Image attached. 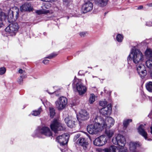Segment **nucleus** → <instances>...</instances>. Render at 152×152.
<instances>
[{
	"label": "nucleus",
	"mask_w": 152,
	"mask_h": 152,
	"mask_svg": "<svg viewBox=\"0 0 152 152\" xmlns=\"http://www.w3.org/2000/svg\"><path fill=\"white\" fill-rule=\"evenodd\" d=\"M142 8H143V6H142V5H141V6H139L138 7V8L137 9H138V10H140V9H142Z\"/></svg>",
	"instance_id": "47"
},
{
	"label": "nucleus",
	"mask_w": 152,
	"mask_h": 152,
	"mask_svg": "<svg viewBox=\"0 0 152 152\" xmlns=\"http://www.w3.org/2000/svg\"><path fill=\"white\" fill-rule=\"evenodd\" d=\"M132 120L131 119L124 120L123 121L124 127L126 129L128 126L129 123L132 122Z\"/></svg>",
	"instance_id": "28"
},
{
	"label": "nucleus",
	"mask_w": 152,
	"mask_h": 152,
	"mask_svg": "<svg viewBox=\"0 0 152 152\" xmlns=\"http://www.w3.org/2000/svg\"><path fill=\"white\" fill-rule=\"evenodd\" d=\"M145 65L148 68H152V58H150L146 61Z\"/></svg>",
	"instance_id": "27"
},
{
	"label": "nucleus",
	"mask_w": 152,
	"mask_h": 152,
	"mask_svg": "<svg viewBox=\"0 0 152 152\" xmlns=\"http://www.w3.org/2000/svg\"><path fill=\"white\" fill-rule=\"evenodd\" d=\"M49 111L50 117L53 118L55 114L54 109L52 107H50Z\"/></svg>",
	"instance_id": "33"
},
{
	"label": "nucleus",
	"mask_w": 152,
	"mask_h": 152,
	"mask_svg": "<svg viewBox=\"0 0 152 152\" xmlns=\"http://www.w3.org/2000/svg\"><path fill=\"white\" fill-rule=\"evenodd\" d=\"M112 111V107L110 104H108L107 106L99 110V113L102 115L106 116L110 115Z\"/></svg>",
	"instance_id": "14"
},
{
	"label": "nucleus",
	"mask_w": 152,
	"mask_h": 152,
	"mask_svg": "<svg viewBox=\"0 0 152 152\" xmlns=\"http://www.w3.org/2000/svg\"><path fill=\"white\" fill-rule=\"evenodd\" d=\"M89 117V115L88 112L85 110H81L79 114H77V118L79 122L82 121L88 120Z\"/></svg>",
	"instance_id": "12"
},
{
	"label": "nucleus",
	"mask_w": 152,
	"mask_h": 152,
	"mask_svg": "<svg viewBox=\"0 0 152 152\" xmlns=\"http://www.w3.org/2000/svg\"><path fill=\"white\" fill-rule=\"evenodd\" d=\"M129 145L130 150L132 151H134L137 147L140 146V144L138 142H131Z\"/></svg>",
	"instance_id": "23"
},
{
	"label": "nucleus",
	"mask_w": 152,
	"mask_h": 152,
	"mask_svg": "<svg viewBox=\"0 0 152 152\" xmlns=\"http://www.w3.org/2000/svg\"><path fill=\"white\" fill-rule=\"evenodd\" d=\"M65 121L68 126L72 128L75 125V122L74 118L71 116H68L65 119Z\"/></svg>",
	"instance_id": "18"
},
{
	"label": "nucleus",
	"mask_w": 152,
	"mask_h": 152,
	"mask_svg": "<svg viewBox=\"0 0 152 152\" xmlns=\"http://www.w3.org/2000/svg\"><path fill=\"white\" fill-rule=\"evenodd\" d=\"M69 137V135L68 134H64L57 137L56 141L61 145H64L67 143Z\"/></svg>",
	"instance_id": "13"
},
{
	"label": "nucleus",
	"mask_w": 152,
	"mask_h": 152,
	"mask_svg": "<svg viewBox=\"0 0 152 152\" xmlns=\"http://www.w3.org/2000/svg\"><path fill=\"white\" fill-rule=\"evenodd\" d=\"M80 136V135L79 134H77L75 135L74 137V140H77L78 138H79Z\"/></svg>",
	"instance_id": "45"
},
{
	"label": "nucleus",
	"mask_w": 152,
	"mask_h": 152,
	"mask_svg": "<svg viewBox=\"0 0 152 152\" xmlns=\"http://www.w3.org/2000/svg\"><path fill=\"white\" fill-rule=\"evenodd\" d=\"M123 147L121 146L120 148L114 145H111V148L113 152H126V149Z\"/></svg>",
	"instance_id": "21"
},
{
	"label": "nucleus",
	"mask_w": 152,
	"mask_h": 152,
	"mask_svg": "<svg viewBox=\"0 0 152 152\" xmlns=\"http://www.w3.org/2000/svg\"><path fill=\"white\" fill-rule=\"evenodd\" d=\"M147 90L150 92H152V82L149 81L145 85Z\"/></svg>",
	"instance_id": "25"
},
{
	"label": "nucleus",
	"mask_w": 152,
	"mask_h": 152,
	"mask_svg": "<svg viewBox=\"0 0 152 152\" xmlns=\"http://www.w3.org/2000/svg\"><path fill=\"white\" fill-rule=\"evenodd\" d=\"M20 79L18 81V83L20 84H21L22 83L23 81V78H25L26 77L25 76V75L24 76H23V75H21L20 76Z\"/></svg>",
	"instance_id": "40"
},
{
	"label": "nucleus",
	"mask_w": 152,
	"mask_h": 152,
	"mask_svg": "<svg viewBox=\"0 0 152 152\" xmlns=\"http://www.w3.org/2000/svg\"><path fill=\"white\" fill-rule=\"evenodd\" d=\"M114 133V132L112 130H107L106 129L105 133L107 136L109 138L112 137Z\"/></svg>",
	"instance_id": "30"
},
{
	"label": "nucleus",
	"mask_w": 152,
	"mask_h": 152,
	"mask_svg": "<svg viewBox=\"0 0 152 152\" xmlns=\"http://www.w3.org/2000/svg\"><path fill=\"white\" fill-rule=\"evenodd\" d=\"M107 103V101L105 100L100 101L99 102V105L102 107H104L106 105Z\"/></svg>",
	"instance_id": "35"
},
{
	"label": "nucleus",
	"mask_w": 152,
	"mask_h": 152,
	"mask_svg": "<svg viewBox=\"0 0 152 152\" xmlns=\"http://www.w3.org/2000/svg\"><path fill=\"white\" fill-rule=\"evenodd\" d=\"M3 19L2 18H0V28L1 27L3 26V23L2 20Z\"/></svg>",
	"instance_id": "43"
},
{
	"label": "nucleus",
	"mask_w": 152,
	"mask_h": 152,
	"mask_svg": "<svg viewBox=\"0 0 152 152\" xmlns=\"http://www.w3.org/2000/svg\"><path fill=\"white\" fill-rule=\"evenodd\" d=\"M54 1V0H47V1H46V2H49L52 1Z\"/></svg>",
	"instance_id": "49"
},
{
	"label": "nucleus",
	"mask_w": 152,
	"mask_h": 152,
	"mask_svg": "<svg viewBox=\"0 0 152 152\" xmlns=\"http://www.w3.org/2000/svg\"><path fill=\"white\" fill-rule=\"evenodd\" d=\"M19 72L20 74H23L24 75L23 76H23L25 75L26 77V72L24 70H23L22 69H20L19 70Z\"/></svg>",
	"instance_id": "41"
},
{
	"label": "nucleus",
	"mask_w": 152,
	"mask_h": 152,
	"mask_svg": "<svg viewBox=\"0 0 152 152\" xmlns=\"http://www.w3.org/2000/svg\"><path fill=\"white\" fill-rule=\"evenodd\" d=\"M42 109L39 107L37 110L33 111L31 113L32 115L34 116H37L40 114V112L42 111Z\"/></svg>",
	"instance_id": "31"
},
{
	"label": "nucleus",
	"mask_w": 152,
	"mask_h": 152,
	"mask_svg": "<svg viewBox=\"0 0 152 152\" xmlns=\"http://www.w3.org/2000/svg\"><path fill=\"white\" fill-rule=\"evenodd\" d=\"M88 68H90V67H88ZM90 68L92 69V67H90Z\"/></svg>",
	"instance_id": "53"
},
{
	"label": "nucleus",
	"mask_w": 152,
	"mask_h": 152,
	"mask_svg": "<svg viewBox=\"0 0 152 152\" xmlns=\"http://www.w3.org/2000/svg\"><path fill=\"white\" fill-rule=\"evenodd\" d=\"M145 55L147 57H152V50L150 48L147 49L145 52Z\"/></svg>",
	"instance_id": "26"
},
{
	"label": "nucleus",
	"mask_w": 152,
	"mask_h": 152,
	"mask_svg": "<svg viewBox=\"0 0 152 152\" xmlns=\"http://www.w3.org/2000/svg\"><path fill=\"white\" fill-rule=\"evenodd\" d=\"M51 4L49 3H45L44 4V7L45 8L47 9L50 8L51 7Z\"/></svg>",
	"instance_id": "39"
},
{
	"label": "nucleus",
	"mask_w": 152,
	"mask_h": 152,
	"mask_svg": "<svg viewBox=\"0 0 152 152\" xmlns=\"http://www.w3.org/2000/svg\"><path fill=\"white\" fill-rule=\"evenodd\" d=\"M148 22H146V25L149 26H152V21L151 22V23H150V24H148Z\"/></svg>",
	"instance_id": "46"
},
{
	"label": "nucleus",
	"mask_w": 152,
	"mask_h": 152,
	"mask_svg": "<svg viewBox=\"0 0 152 152\" xmlns=\"http://www.w3.org/2000/svg\"><path fill=\"white\" fill-rule=\"evenodd\" d=\"M98 119L99 120L101 126H103V130L105 128L106 129L110 128L115 123L114 120L110 117H107L104 120L98 116Z\"/></svg>",
	"instance_id": "4"
},
{
	"label": "nucleus",
	"mask_w": 152,
	"mask_h": 152,
	"mask_svg": "<svg viewBox=\"0 0 152 152\" xmlns=\"http://www.w3.org/2000/svg\"><path fill=\"white\" fill-rule=\"evenodd\" d=\"M17 0H8L7 1L8 6L7 11L8 15L7 16L6 13L2 12L0 8V18L5 19L7 18L9 23H12L15 21L18 18L19 16V9L16 6H13L15 4L18 5Z\"/></svg>",
	"instance_id": "1"
},
{
	"label": "nucleus",
	"mask_w": 152,
	"mask_h": 152,
	"mask_svg": "<svg viewBox=\"0 0 152 152\" xmlns=\"http://www.w3.org/2000/svg\"><path fill=\"white\" fill-rule=\"evenodd\" d=\"M107 140V137L105 135H102L96 138L94 141V144L97 146H102L106 143Z\"/></svg>",
	"instance_id": "11"
},
{
	"label": "nucleus",
	"mask_w": 152,
	"mask_h": 152,
	"mask_svg": "<svg viewBox=\"0 0 152 152\" xmlns=\"http://www.w3.org/2000/svg\"><path fill=\"white\" fill-rule=\"evenodd\" d=\"M103 151L104 152H113V150L111 149V146L109 148L104 149Z\"/></svg>",
	"instance_id": "37"
},
{
	"label": "nucleus",
	"mask_w": 152,
	"mask_h": 152,
	"mask_svg": "<svg viewBox=\"0 0 152 152\" xmlns=\"http://www.w3.org/2000/svg\"><path fill=\"white\" fill-rule=\"evenodd\" d=\"M57 55V54L55 53H53L50 55L49 56H48V57L45 58H49V59H51L52 58L55 57Z\"/></svg>",
	"instance_id": "38"
},
{
	"label": "nucleus",
	"mask_w": 152,
	"mask_h": 152,
	"mask_svg": "<svg viewBox=\"0 0 152 152\" xmlns=\"http://www.w3.org/2000/svg\"><path fill=\"white\" fill-rule=\"evenodd\" d=\"M53 88H54L55 91H54L53 92H50L49 91H48V93L49 94H53L56 95V96H58L60 93V92L61 89H62L61 88H60L58 86H54L53 87Z\"/></svg>",
	"instance_id": "24"
},
{
	"label": "nucleus",
	"mask_w": 152,
	"mask_h": 152,
	"mask_svg": "<svg viewBox=\"0 0 152 152\" xmlns=\"http://www.w3.org/2000/svg\"><path fill=\"white\" fill-rule=\"evenodd\" d=\"M136 65L137 70L139 74L143 77H144L146 75V71L145 70V66L141 64V63H138Z\"/></svg>",
	"instance_id": "16"
},
{
	"label": "nucleus",
	"mask_w": 152,
	"mask_h": 152,
	"mask_svg": "<svg viewBox=\"0 0 152 152\" xmlns=\"http://www.w3.org/2000/svg\"><path fill=\"white\" fill-rule=\"evenodd\" d=\"M148 22V24H150V23H151V22H150V21L147 22Z\"/></svg>",
	"instance_id": "51"
},
{
	"label": "nucleus",
	"mask_w": 152,
	"mask_h": 152,
	"mask_svg": "<svg viewBox=\"0 0 152 152\" xmlns=\"http://www.w3.org/2000/svg\"><path fill=\"white\" fill-rule=\"evenodd\" d=\"M42 62L45 64H47L49 63V60L47 59H45Z\"/></svg>",
	"instance_id": "42"
},
{
	"label": "nucleus",
	"mask_w": 152,
	"mask_h": 152,
	"mask_svg": "<svg viewBox=\"0 0 152 152\" xmlns=\"http://www.w3.org/2000/svg\"><path fill=\"white\" fill-rule=\"evenodd\" d=\"M95 100V96L94 94H91L90 97L89 102L90 103H93Z\"/></svg>",
	"instance_id": "32"
},
{
	"label": "nucleus",
	"mask_w": 152,
	"mask_h": 152,
	"mask_svg": "<svg viewBox=\"0 0 152 152\" xmlns=\"http://www.w3.org/2000/svg\"><path fill=\"white\" fill-rule=\"evenodd\" d=\"M123 39V37L122 35L120 34H118L116 37V40L119 42H121L122 41Z\"/></svg>",
	"instance_id": "34"
},
{
	"label": "nucleus",
	"mask_w": 152,
	"mask_h": 152,
	"mask_svg": "<svg viewBox=\"0 0 152 152\" xmlns=\"http://www.w3.org/2000/svg\"><path fill=\"white\" fill-rule=\"evenodd\" d=\"M79 34L82 37H84L86 35V33L85 32H82L80 33Z\"/></svg>",
	"instance_id": "44"
},
{
	"label": "nucleus",
	"mask_w": 152,
	"mask_h": 152,
	"mask_svg": "<svg viewBox=\"0 0 152 152\" xmlns=\"http://www.w3.org/2000/svg\"><path fill=\"white\" fill-rule=\"evenodd\" d=\"M94 124L88 125L87 128L88 132L91 134H96L99 132L103 130V128L98 119V116H96L93 121Z\"/></svg>",
	"instance_id": "2"
},
{
	"label": "nucleus",
	"mask_w": 152,
	"mask_h": 152,
	"mask_svg": "<svg viewBox=\"0 0 152 152\" xmlns=\"http://www.w3.org/2000/svg\"><path fill=\"white\" fill-rule=\"evenodd\" d=\"M108 0H94L95 3L98 6L103 7L106 5Z\"/></svg>",
	"instance_id": "22"
},
{
	"label": "nucleus",
	"mask_w": 152,
	"mask_h": 152,
	"mask_svg": "<svg viewBox=\"0 0 152 152\" xmlns=\"http://www.w3.org/2000/svg\"><path fill=\"white\" fill-rule=\"evenodd\" d=\"M21 11H31L32 10V8L31 7V4H30L26 3L22 5L20 7Z\"/></svg>",
	"instance_id": "20"
},
{
	"label": "nucleus",
	"mask_w": 152,
	"mask_h": 152,
	"mask_svg": "<svg viewBox=\"0 0 152 152\" xmlns=\"http://www.w3.org/2000/svg\"><path fill=\"white\" fill-rule=\"evenodd\" d=\"M19 28L17 23H12L7 26L5 29V31L10 34L11 35H15Z\"/></svg>",
	"instance_id": "6"
},
{
	"label": "nucleus",
	"mask_w": 152,
	"mask_h": 152,
	"mask_svg": "<svg viewBox=\"0 0 152 152\" xmlns=\"http://www.w3.org/2000/svg\"><path fill=\"white\" fill-rule=\"evenodd\" d=\"M77 143L80 145L82 146L83 149L86 150L88 146V142L84 138H80L77 141Z\"/></svg>",
	"instance_id": "19"
},
{
	"label": "nucleus",
	"mask_w": 152,
	"mask_h": 152,
	"mask_svg": "<svg viewBox=\"0 0 152 152\" xmlns=\"http://www.w3.org/2000/svg\"><path fill=\"white\" fill-rule=\"evenodd\" d=\"M150 75L151 77L152 78V70L150 73Z\"/></svg>",
	"instance_id": "50"
},
{
	"label": "nucleus",
	"mask_w": 152,
	"mask_h": 152,
	"mask_svg": "<svg viewBox=\"0 0 152 152\" xmlns=\"http://www.w3.org/2000/svg\"><path fill=\"white\" fill-rule=\"evenodd\" d=\"M67 104V99L63 96L59 97L58 100L56 102V106L59 110H61L64 109Z\"/></svg>",
	"instance_id": "8"
},
{
	"label": "nucleus",
	"mask_w": 152,
	"mask_h": 152,
	"mask_svg": "<svg viewBox=\"0 0 152 152\" xmlns=\"http://www.w3.org/2000/svg\"><path fill=\"white\" fill-rule=\"evenodd\" d=\"M50 128L52 130L56 133L57 131L63 130L64 129L61 124L59 121L56 119H54L50 125Z\"/></svg>",
	"instance_id": "7"
},
{
	"label": "nucleus",
	"mask_w": 152,
	"mask_h": 152,
	"mask_svg": "<svg viewBox=\"0 0 152 152\" xmlns=\"http://www.w3.org/2000/svg\"><path fill=\"white\" fill-rule=\"evenodd\" d=\"M147 5L148 7H152V3H149L147 4Z\"/></svg>",
	"instance_id": "48"
},
{
	"label": "nucleus",
	"mask_w": 152,
	"mask_h": 152,
	"mask_svg": "<svg viewBox=\"0 0 152 152\" xmlns=\"http://www.w3.org/2000/svg\"><path fill=\"white\" fill-rule=\"evenodd\" d=\"M133 60L135 64L141 63L144 60V58L142 53L138 49H132L129 55L128 60Z\"/></svg>",
	"instance_id": "3"
},
{
	"label": "nucleus",
	"mask_w": 152,
	"mask_h": 152,
	"mask_svg": "<svg viewBox=\"0 0 152 152\" xmlns=\"http://www.w3.org/2000/svg\"><path fill=\"white\" fill-rule=\"evenodd\" d=\"M94 77H96V76H93V78H94Z\"/></svg>",
	"instance_id": "52"
},
{
	"label": "nucleus",
	"mask_w": 152,
	"mask_h": 152,
	"mask_svg": "<svg viewBox=\"0 0 152 152\" xmlns=\"http://www.w3.org/2000/svg\"><path fill=\"white\" fill-rule=\"evenodd\" d=\"M73 85H75L76 89L80 95L84 94L86 91V88L81 80L75 78L73 81Z\"/></svg>",
	"instance_id": "5"
},
{
	"label": "nucleus",
	"mask_w": 152,
	"mask_h": 152,
	"mask_svg": "<svg viewBox=\"0 0 152 152\" xmlns=\"http://www.w3.org/2000/svg\"><path fill=\"white\" fill-rule=\"evenodd\" d=\"M49 12V10H45L44 9H42L41 10H37L36 11V13L38 15L45 14L48 13Z\"/></svg>",
	"instance_id": "29"
},
{
	"label": "nucleus",
	"mask_w": 152,
	"mask_h": 152,
	"mask_svg": "<svg viewBox=\"0 0 152 152\" xmlns=\"http://www.w3.org/2000/svg\"><path fill=\"white\" fill-rule=\"evenodd\" d=\"M6 71V69L4 67H1L0 68V75H2L4 74Z\"/></svg>",
	"instance_id": "36"
},
{
	"label": "nucleus",
	"mask_w": 152,
	"mask_h": 152,
	"mask_svg": "<svg viewBox=\"0 0 152 152\" xmlns=\"http://www.w3.org/2000/svg\"><path fill=\"white\" fill-rule=\"evenodd\" d=\"M93 4L90 1H87L83 5L82 10L83 13H86L92 10L93 9Z\"/></svg>",
	"instance_id": "17"
},
{
	"label": "nucleus",
	"mask_w": 152,
	"mask_h": 152,
	"mask_svg": "<svg viewBox=\"0 0 152 152\" xmlns=\"http://www.w3.org/2000/svg\"><path fill=\"white\" fill-rule=\"evenodd\" d=\"M145 124H140L138 129V132L139 134L143 136L145 140L148 141L151 140H152L151 139H148L147 134L145 130Z\"/></svg>",
	"instance_id": "15"
},
{
	"label": "nucleus",
	"mask_w": 152,
	"mask_h": 152,
	"mask_svg": "<svg viewBox=\"0 0 152 152\" xmlns=\"http://www.w3.org/2000/svg\"><path fill=\"white\" fill-rule=\"evenodd\" d=\"M113 143L115 145H118L120 146H124L125 144V137L121 134H118L115 138L112 139Z\"/></svg>",
	"instance_id": "10"
},
{
	"label": "nucleus",
	"mask_w": 152,
	"mask_h": 152,
	"mask_svg": "<svg viewBox=\"0 0 152 152\" xmlns=\"http://www.w3.org/2000/svg\"><path fill=\"white\" fill-rule=\"evenodd\" d=\"M37 136L40 137V134L44 135L47 136H50L52 135V133L50 131V129L47 127H39L36 130Z\"/></svg>",
	"instance_id": "9"
}]
</instances>
